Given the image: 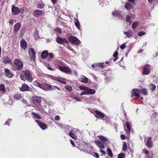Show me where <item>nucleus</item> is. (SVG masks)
<instances>
[{
	"label": "nucleus",
	"instance_id": "f257e3e1",
	"mask_svg": "<svg viewBox=\"0 0 158 158\" xmlns=\"http://www.w3.org/2000/svg\"><path fill=\"white\" fill-rule=\"evenodd\" d=\"M20 77L22 80L30 82H31L34 79L32 73L28 70L22 71Z\"/></svg>",
	"mask_w": 158,
	"mask_h": 158
},
{
	"label": "nucleus",
	"instance_id": "f03ea898",
	"mask_svg": "<svg viewBox=\"0 0 158 158\" xmlns=\"http://www.w3.org/2000/svg\"><path fill=\"white\" fill-rule=\"evenodd\" d=\"M12 69L13 71H20L23 68L24 64L23 63L20 59H16L14 61V64H12Z\"/></svg>",
	"mask_w": 158,
	"mask_h": 158
},
{
	"label": "nucleus",
	"instance_id": "7ed1b4c3",
	"mask_svg": "<svg viewBox=\"0 0 158 158\" xmlns=\"http://www.w3.org/2000/svg\"><path fill=\"white\" fill-rule=\"evenodd\" d=\"M60 64H58V66L59 69L61 71L68 74H71L72 73L71 70L69 68L65 66H61L60 65Z\"/></svg>",
	"mask_w": 158,
	"mask_h": 158
},
{
	"label": "nucleus",
	"instance_id": "20e7f679",
	"mask_svg": "<svg viewBox=\"0 0 158 158\" xmlns=\"http://www.w3.org/2000/svg\"><path fill=\"white\" fill-rule=\"evenodd\" d=\"M28 52L30 59L31 60L35 61L36 53L34 49L32 48H30Z\"/></svg>",
	"mask_w": 158,
	"mask_h": 158
},
{
	"label": "nucleus",
	"instance_id": "39448f33",
	"mask_svg": "<svg viewBox=\"0 0 158 158\" xmlns=\"http://www.w3.org/2000/svg\"><path fill=\"white\" fill-rule=\"evenodd\" d=\"M69 40L72 44L78 45L80 44V41L76 37L71 36L69 37Z\"/></svg>",
	"mask_w": 158,
	"mask_h": 158
},
{
	"label": "nucleus",
	"instance_id": "423d86ee",
	"mask_svg": "<svg viewBox=\"0 0 158 158\" xmlns=\"http://www.w3.org/2000/svg\"><path fill=\"white\" fill-rule=\"evenodd\" d=\"M150 66L148 64L145 65L143 69L142 74L143 75H148L150 72Z\"/></svg>",
	"mask_w": 158,
	"mask_h": 158
},
{
	"label": "nucleus",
	"instance_id": "0eeeda50",
	"mask_svg": "<svg viewBox=\"0 0 158 158\" xmlns=\"http://www.w3.org/2000/svg\"><path fill=\"white\" fill-rule=\"evenodd\" d=\"M140 92V91L139 89H133L131 91V97L132 98L135 96L136 97V99H138L139 97V93Z\"/></svg>",
	"mask_w": 158,
	"mask_h": 158
},
{
	"label": "nucleus",
	"instance_id": "6e6552de",
	"mask_svg": "<svg viewBox=\"0 0 158 158\" xmlns=\"http://www.w3.org/2000/svg\"><path fill=\"white\" fill-rule=\"evenodd\" d=\"M42 101V98L41 97L34 96L32 97L31 98L32 102L34 104L40 103Z\"/></svg>",
	"mask_w": 158,
	"mask_h": 158
},
{
	"label": "nucleus",
	"instance_id": "1a4fd4ad",
	"mask_svg": "<svg viewBox=\"0 0 158 158\" xmlns=\"http://www.w3.org/2000/svg\"><path fill=\"white\" fill-rule=\"evenodd\" d=\"M94 112L96 114H94V115L95 117L97 118L103 119L105 116L104 113L100 111L96 110H95Z\"/></svg>",
	"mask_w": 158,
	"mask_h": 158
},
{
	"label": "nucleus",
	"instance_id": "9d476101",
	"mask_svg": "<svg viewBox=\"0 0 158 158\" xmlns=\"http://www.w3.org/2000/svg\"><path fill=\"white\" fill-rule=\"evenodd\" d=\"M56 42L59 44H63L64 43L68 44V41L65 38L63 39L60 37H57L56 39Z\"/></svg>",
	"mask_w": 158,
	"mask_h": 158
},
{
	"label": "nucleus",
	"instance_id": "9b49d317",
	"mask_svg": "<svg viewBox=\"0 0 158 158\" xmlns=\"http://www.w3.org/2000/svg\"><path fill=\"white\" fill-rule=\"evenodd\" d=\"M99 139L102 141V142L105 145H106L109 143L110 142L107 138L102 135H99L98 136Z\"/></svg>",
	"mask_w": 158,
	"mask_h": 158
},
{
	"label": "nucleus",
	"instance_id": "f8f14e48",
	"mask_svg": "<svg viewBox=\"0 0 158 158\" xmlns=\"http://www.w3.org/2000/svg\"><path fill=\"white\" fill-rule=\"evenodd\" d=\"M152 137H148V138L146 141V143H145L147 147L149 148H152L153 147V143L152 141Z\"/></svg>",
	"mask_w": 158,
	"mask_h": 158
},
{
	"label": "nucleus",
	"instance_id": "ddd939ff",
	"mask_svg": "<svg viewBox=\"0 0 158 158\" xmlns=\"http://www.w3.org/2000/svg\"><path fill=\"white\" fill-rule=\"evenodd\" d=\"M5 72L6 77L8 78H11L13 76V73L8 69H5Z\"/></svg>",
	"mask_w": 158,
	"mask_h": 158
},
{
	"label": "nucleus",
	"instance_id": "4468645a",
	"mask_svg": "<svg viewBox=\"0 0 158 158\" xmlns=\"http://www.w3.org/2000/svg\"><path fill=\"white\" fill-rule=\"evenodd\" d=\"M11 10L13 15L18 14L20 12L19 8L18 7L15 6H12Z\"/></svg>",
	"mask_w": 158,
	"mask_h": 158
},
{
	"label": "nucleus",
	"instance_id": "2eb2a0df",
	"mask_svg": "<svg viewBox=\"0 0 158 158\" xmlns=\"http://www.w3.org/2000/svg\"><path fill=\"white\" fill-rule=\"evenodd\" d=\"M35 121L37 123L40 127L43 130H45L47 128V125L44 123L40 122L38 120H36Z\"/></svg>",
	"mask_w": 158,
	"mask_h": 158
},
{
	"label": "nucleus",
	"instance_id": "dca6fc26",
	"mask_svg": "<svg viewBox=\"0 0 158 158\" xmlns=\"http://www.w3.org/2000/svg\"><path fill=\"white\" fill-rule=\"evenodd\" d=\"M2 61L3 63L5 64H12V60L10 59L8 57L2 58Z\"/></svg>",
	"mask_w": 158,
	"mask_h": 158
},
{
	"label": "nucleus",
	"instance_id": "f3484780",
	"mask_svg": "<svg viewBox=\"0 0 158 158\" xmlns=\"http://www.w3.org/2000/svg\"><path fill=\"white\" fill-rule=\"evenodd\" d=\"M30 87L26 84H23L22 87L20 88V89L22 91H29Z\"/></svg>",
	"mask_w": 158,
	"mask_h": 158
},
{
	"label": "nucleus",
	"instance_id": "a211bd4d",
	"mask_svg": "<svg viewBox=\"0 0 158 158\" xmlns=\"http://www.w3.org/2000/svg\"><path fill=\"white\" fill-rule=\"evenodd\" d=\"M95 142L96 145L101 149H103L104 148V146L103 143L101 142L99 140H96Z\"/></svg>",
	"mask_w": 158,
	"mask_h": 158
},
{
	"label": "nucleus",
	"instance_id": "6ab92c4d",
	"mask_svg": "<svg viewBox=\"0 0 158 158\" xmlns=\"http://www.w3.org/2000/svg\"><path fill=\"white\" fill-rule=\"evenodd\" d=\"M34 85L36 86L43 89L45 90L44 86L41 84L40 83L37 81H35L33 82Z\"/></svg>",
	"mask_w": 158,
	"mask_h": 158
},
{
	"label": "nucleus",
	"instance_id": "aec40b11",
	"mask_svg": "<svg viewBox=\"0 0 158 158\" xmlns=\"http://www.w3.org/2000/svg\"><path fill=\"white\" fill-rule=\"evenodd\" d=\"M27 44L26 41L23 39H22L20 41L21 47L25 50L27 47Z\"/></svg>",
	"mask_w": 158,
	"mask_h": 158
},
{
	"label": "nucleus",
	"instance_id": "412c9836",
	"mask_svg": "<svg viewBox=\"0 0 158 158\" xmlns=\"http://www.w3.org/2000/svg\"><path fill=\"white\" fill-rule=\"evenodd\" d=\"M23 97V95L21 94H16L13 97L14 99L16 100H20Z\"/></svg>",
	"mask_w": 158,
	"mask_h": 158
},
{
	"label": "nucleus",
	"instance_id": "4be33fe9",
	"mask_svg": "<svg viewBox=\"0 0 158 158\" xmlns=\"http://www.w3.org/2000/svg\"><path fill=\"white\" fill-rule=\"evenodd\" d=\"M48 55V52L47 50H45L43 51L41 54V57L43 59H46Z\"/></svg>",
	"mask_w": 158,
	"mask_h": 158
},
{
	"label": "nucleus",
	"instance_id": "5701e85b",
	"mask_svg": "<svg viewBox=\"0 0 158 158\" xmlns=\"http://www.w3.org/2000/svg\"><path fill=\"white\" fill-rule=\"evenodd\" d=\"M21 26V24L20 23H16L14 27V31L15 32H17L20 29Z\"/></svg>",
	"mask_w": 158,
	"mask_h": 158
},
{
	"label": "nucleus",
	"instance_id": "b1692460",
	"mask_svg": "<svg viewBox=\"0 0 158 158\" xmlns=\"http://www.w3.org/2000/svg\"><path fill=\"white\" fill-rule=\"evenodd\" d=\"M43 12L42 10H36L35 11L34 15L35 17H38L39 15H42L43 13Z\"/></svg>",
	"mask_w": 158,
	"mask_h": 158
},
{
	"label": "nucleus",
	"instance_id": "393cba45",
	"mask_svg": "<svg viewBox=\"0 0 158 158\" xmlns=\"http://www.w3.org/2000/svg\"><path fill=\"white\" fill-rule=\"evenodd\" d=\"M79 80L81 82L87 83L88 81V79L85 76H82L79 78Z\"/></svg>",
	"mask_w": 158,
	"mask_h": 158
},
{
	"label": "nucleus",
	"instance_id": "a878e982",
	"mask_svg": "<svg viewBox=\"0 0 158 158\" xmlns=\"http://www.w3.org/2000/svg\"><path fill=\"white\" fill-rule=\"evenodd\" d=\"M123 33L126 35L128 38H131L133 36V32L130 30H129L127 31H124Z\"/></svg>",
	"mask_w": 158,
	"mask_h": 158
},
{
	"label": "nucleus",
	"instance_id": "bb28decb",
	"mask_svg": "<svg viewBox=\"0 0 158 158\" xmlns=\"http://www.w3.org/2000/svg\"><path fill=\"white\" fill-rule=\"evenodd\" d=\"M86 91L87 95L94 94L95 92V91L94 89H90L88 87V89L86 90Z\"/></svg>",
	"mask_w": 158,
	"mask_h": 158
},
{
	"label": "nucleus",
	"instance_id": "cd10ccee",
	"mask_svg": "<svg viewBox=\"0 0 158 158\" xmlns=\"http://www.w3.org/2000/svg\"><path fill=\"white\" fill-rule=\"evenodd\" d=\"M133 6H132V4L130 3L129 2H127L124 6L125 8L127 10H130L131 7H132Z\"/></svg>",
	"mask_w": 158,
	"mask_h": 158
},
{
	"label": "nucleus",
	"instance_id": "c85d7f7f",
	"mask_svg": "<svg viewBox=\"0 0 158 158\" xmlns=\"http://www.w3.org/2000/svg\"><path fill=\"white\" fill-rule=\"evenodd\" d=\"M31 114L33 115V118H36L38 119H41V117L40 115L39 114L36 113L34 112H31Z\"/></svg>",
	"mask_w": 158,
	"mask_h": 158
},
{
	"label": "nucleus",
	"instance_id": "c756f323",
	"mask_svg": "<svg viewBox=\"0 0 158 158\" xmlns=\"http://www.w3.org/2000/svg\"><path fill=\"white\" fill-rule=\"evenodd\" d=\"M57 81L63 84H66V83L65 79L59 77H58Z\"/></svg>",
	"mask_w": 158,
	"mask_h": 158
},
{
	"label": "nucleus",
	"instance_id": "7c9ffc66",
	"mask_svg": "<svg viewBox=\"0 0 158 158\" xmlns=\"http://www.w3.org/2000/svg\"><path fill=\"white\" fill-rule=\"evenodd\" d=\"M107 152L108 154L109 155V156L110 157H112L113 156V154L111 149L109 147H108L107 148Z\"/></svg>",
	"mask_w": 158,
	"mask_h": 158
},
{
	"label": "nucleus",
	"instance_id": "2f4dec72",
	"mask_svg": "<svg viewBox=\"0 0 158 158\" xmlns=\"http://www.w3.org/2000/svg\"><path fill=\"white\" fill-rule=\"evenodd\" d=\"M44 88L45 90H50L52 89V86L49 84H45Z\"/></svg>",
	"mask_w": 158,
	"mask_h": 158
},
{
	"label": "nucleus",
	"instance_id": "473e14b6",
	"mask_svg": "<svg viewBox=\"0 0 158 158\" xmlns=\"http://www.w3.org/2000/svg\"><path fill=\"white\" fill-rule=\"evenodd\" d=\"M69 135L70 137L74 139H76L77 138V137L75 134L73 133L71 131L69 132Z\"/></svg>",
	"mask_w": 158,
	"mask_h": 158
},
{
	"label": "nucleus",
	"instance_id": "72a5a7b5",
	"mask_svg": "<svg viewBox=\"0 0 158 158\" xmlns=\"http://www.w3.org/2000/svg\"><path fill=\"white\" fill-rule=\"evenodd\" d=\"M76 22H75V24L76 26L79 30H80V24L77 19H75Z\"/></svg>",
	"mask_w": 158,
	"mask_h": 158
},
{
	"label": "nucleus",
	"instance_id": "f704fd0d",
	"mask_svg": "<svg viewBox=\"0 0 158 158\" xmlns=\"http://www.w3.org/2000/svg\"><path fill=\"white\" fill-rule=\"evenodd\" d=\"M0 90L3 92H5L6 90L5 88V85L3 84L0 85Z\"/></svg>",
	"mask_w": 158,
	"mask_h": 158
},
{
	"label": "nucleus",
	"instance_id": "c9c22d12",
	"mask_svg": "<svg viewBox=\"0 0 158 158\" xmlns=\"http://www.w3.org/2000/svg\"><path fill=\"white\" fill-rule=\"evenodd\" d=\"M138 22L137 21H135L132 24V28L133 29H135L138 25Z\"/></svg>",
	"mask_w": 158,
	"mask_h": 158
},
{
	"label": "nucleus",
	"instance_id": "e433bc0d",
	"mask_svg": "<svg viewBox=\"0 0 158 158\" xmlns=\"http://www.w3.org/2000/svg\"><path fill=\"white\" fill-rule=\"evenodd\" d=\"M112 15L114 16H117L119 17L121 16L120 13L117 11L113 12L112 13Z\"/></svg>",
	"mask_w": 158,
	"mask_h": 158
},
{
	"label": "nucleus",
	"instance_id": "4c0bfd02",
	"mask_svg": "<svg viewBox=\"0 0 158 158\" xmlns=\"http://www.w3.org/2000/svg\"><path fill=\"white\" fill-rule=\"evenodd\" d=\"M118 53L117 52L115 51L113 55V57H114L115 58L113 60L114 62H115L116 60L118 58V57H117Z\"/></svg>",
	"mask_w": 158,
	"mask_h": 158
},
{
	"label": "nucleus",
	"instance_id": "58836bf2",
	"mask_svg": "<svg viewBox=\"0 0 158 158\" xmlns=\"http://www.w3.org/2000/svg\"><path fill=\"white\" fill-rule=\"evenodd\" d=\"M98 67H100L101 69H103L105 67V65H104V63H98Z\"/></svg>",
	"mask_w": 158,
	"mask_h": 158
},
{
	"label": "nucleus",
	"instance_id": "ea45409f",
	"mask_svg": "<svg viewBox=\"0 0 158 158\" xmlns=\"http://www.w3.org/2000/svg\"><path fill=\"white\" fill-rule=\"evenodd\" d=\"M127 149V146L126 143L125 142H124L123 143V151H126Z\"/></svg>",
	"mask_w": 158,
	"mask_h": 158
},
{
	"label": "nucleus",
	"instance_id": "a19ab883",
	"mask_svg": "<svg viewBox=\"0 0 158 158\" xmlns=\"http://www.w3.org/2000/svg\"><path fill=\"white\" fill-rule=\"evenodd\" d=\"M125 155L123 153H120L118 156V158H125Z\"/></svg>",
	"mask_w": 158,
	"mask_h": 158
},
{
	"label": "nucleus",
	"instance_id": "79ce46f5",
	"mask_svg": "<svg viewBox=\"0 0 158 158\" xmlns=\"http://www.w3.org/2000/svg\"><path fill=\"white\" fill-rule=\"evenodd\" d=\"M65 88L69 92H71L72 90V88L71 86H66Z\"/></svg>",
	"mask_w": 158,
	"mask_h": 158
},
{
	"label": "nucleus",
	"instance_id": "37998d69",
	"mask_svg": "<svg viewBox=\"0 0 158 158\" xmlns=\"http://www.w3.org/2000/svg\"><path fill=\"white\" fill-rule=\"evenodd\" d=\"M79 88L81 90H86L88 89V87L83 86H79Z\"/></svg>",
	"mask_w": 158,
	"mask_h": 158
},
{
	"label": "nucleus",
	"instance_id": "c03bdc74",
	"mask_svg": "<svg viewBox=\"0 0 158 158\" xmlns=\"http://www.w3.org/2000/svg\"><path fill=\"white\" fill-rule=\"evenodd\" d=\"M142 93L144 95H146L147 94V92L145 89H142Z\"/></svg>",
	"mask_w": 158,
	"mask_h": 158
},
{
	"label": "nucleus",
	"instance_id": "a18cd8bd",
	"mask_svg": "<svg viewBox=\"0 0 158 158\" xmlns=\"http://www.w3.org/2000/svg\"><path fill=\"white\" fill-rule=\"evenodd\" d=\"M126 126L129 131H131V128L130 124L128 122L126 123Z\"/></svg>",
	"mask_w": 158,
	"mask_h": 158
},
{
	"label": "nucleus",
	"instance_id": "49530a36",
	"mask_svg": "<svg viewBox=\"0 0 158 158\" xmlns=\"http://www.w3.org/2000/svg\"><path fill=\"white\" fill-rule=\"evenodd\" d=\"M44 5L43 4H39L37 6L38 8L43 9L44 7Z\"/></svg>",
	"mask_w": 158,
	"mask_h": 158
},
{
	"label": "nucleus",
	"instance_id": "de8ad7c7",
	"mask_svg": "<svg viewBox=\"0 0 158 158\" xmlns=\"http://www.w3.org/2000/svg\"><path fill=\"white\" fill-rule=\"evenodd\" d=\"M131 19V17L129 15H126V20L127 22H128L130 21Z\"/></svg>",
	"mask_w": 158,
	"mask_h": 158
},
{
	"label": "nucleus",
	"instance_id": "09e8293b",
	"mask_svg": "<svg viewBox=\"0 0 158 158\" xmlns=\"http://www.w3.org/2000/svg\"><path fill=\"white\" fill-rule=\"evenodd\" d=\"M56 89H57L58 90H60V89L58 87L54 86H52V89H51V90H55Z\"/></svg>",
	"mask_w": 158,
	"mask_h": 158
},
{
	"label": "nucleus",
	"instance_id": "8fccbe9b",
	"mask_svg": "<svg viewBox=\"0 0 158 158\" xmlns=\"http://www.w3.org/2000/svg\"><path fill=\"white\" fill-rule=\"evenodd\" d=\"M156 88V86L153 84H151V89L153 91L155 90Z\"/></svg>",
	"mask_w": 158,
	"mask_h": 158
},
{
	"label": "nucleus",
	"instance_id": "3c124183",
	"mask_svg": "<svg viewBox=\"0 0 158 158\" xmlns=\"http://www.w3.org/2000/svg\"><path fill=\"white\" fill-rule=\"evenodd\" d=\"M94 156L96 157L97 158H99V156L97 153L93 152L92 154Z\"/></svg>",
	"mask_w": 158,
	"mask_h": 158
},
{
	"label": "nucleus",
	"instance_id": "603ef678",
	"mask_svg": "<svg viewBox=\"0 0 158 158\" xmlns=\"http://www.w3.org/2000/svg\"><path fill=\"white\" fill-rule=\"evenodd\" d=\"M143 153H145L146 155H148L149 153V152L146 149H143L142 150Z\"/></svg>",
	"mask_w": 158,
	"mask_h": 158
},
{
	"label": "nucleus",
	"instance_id": "864d4df0",
	"mask_svg": "<svg viewBox=\"0 0 158 158\" xmlns=\"http://www.w3.org/2000/svg\"><path fill=\"white\" fill-rule=\"evenodd\" d=\"M148 2L152 4V2L153 3H156L157 2V0H148Z\"/></svg>",
	"mask_w": 158,
	"mask_h": 158
},
{
	"label": "nucleus",
	"instance_id": "5fc2aeb1",
	"mask_svg": "<svg viewBox=\"0 0 158 158\" xmlns=\"http://www.w3.org/2000/svg\"><path fill=\"white\" fill-rule=\"evenodd\" d=\"M146 34V33L145 32H143L142 31H140L138 33V35L139 36H142L143 35H144Z\"/></svg>",
	"mask_w": 158,
	"mask_h": 158
},
{
	"label": "nucleus",
	"instance_id": "6e6d98bb",
	"mask_svg": "<svg viewBox=\"0 0 158 158\" xmlns=\"http://www.w3.org/2000/svg\"><path fill=\"white\" fill-rule=\"evenodd\" d=\"M126 47L125 43H123L120 46V48L122 49H124Z\"/></svg>",
	"mask_w": 158,
	"mask_h": 158
},
{
	"label": "nucleus",
	"instance_id": "4d7b16f0",
	"mask_svg": "<svg viewBox=\"0 0 158 158\" xmlns=\"http://www.w3.org/2000/svg\"><path fill=\"white\" fill-rule=\"evenodd\" d=\"M48 55L51 58H53L54 56L53 54L52 53H49V54H48Z\"/></svg>",
	"mask_w": 158,
	"mask_h": 158
},
{
	"label": "nucleus",
	"instance_id": "13d9d810",
	"mask_svg": "<svg viewBox=\"0 0 158 158\" xmlns=\"http://www.w3.org/2000/svg\"><path fill=\"white\" fill-rule=\"evenodd\" d=\"M120 137L122 139L124 140L125 139L126 137L125 135H120Z\"/></svg>",
	"mask_w": 158,
	"mask_h": 158
},
{
	"label": "nucleus",
	"instance_id": "bf43d9fd",
	"mask_svg": "<svg viewBox=\"0 0 158 158\" xmlns=\"http://www.w3.org/2000/svg\"><path fill=\"white\" fill-rule=\"evenodd\" d=\"M48 69L49 70H51V71H55V69L54 68H52L50 67H48Z\"/></svg>",
	"mask_w": 158,
	"mask_h": 158
},
{
	"label": "nucleus",
	"instance_id": "052dcab7",
	"mask_svg": "<svg viewBox=\"0 0 158 158\" xmlns=\"http://www.w3.org/2000/svg\"><path fill=\"white\" fill-rule=\"evenodd\" d=\"M80 95H87L86 90H85V91L82 92L81 93Z\"/></svg>",
	"mask_w": 158,
	"mask_h": 158
},
{
	"label": "nucleus",
	"instance_id": "680f3d73",
	"mask_svg": "<svg viewBox=\"0 0 158 158\" xmlns=\"http://www.w3.org/2000/svg\"><path fill=\"white\" fill-rule=\"evenodd\" d=\"M55 119L56 121H59L60 119V117L59 115H57L55 117Z\"/></svg>",
	"mask_w": 158,
	"mask_h": 158
},
{
	"label": "nucleus",
	"instance_id": "e2e57ef3",
	"mask_svg": "<svg viewBox=\"0 0 158 158\" xmlns=\"http://www.w3.org/2000/svg\"><path fill=\"white\" fill-rule=\"evenodd\" d=\"M100 151L102 154L104 155H105L106 154V153L104 151L102 150H100Z\"/></svg>",
	"mask_w": 158,
	"mask_h": 158
},
{
	"label": "nucleus",
	"instance_id": "0e129e2a",
	"mask_svg": "<svg viewBox=\"0 0 158 158\" xmlns=\"http://www.w3.org/2000/svg\"><path fill=\"white\" fill-rule=\"evenodd\" d=\"M57 1V0H51V1L53 5H55Z\"/></svg>",
	"mask_w": 158,
	"mask_h": 158
},
{
	"label": "nucleus",
	"instance_id": "69168bd1",
	"mask_svg": "<svg viewBox=\"0 0 158 158\" xmlns=\"http://www.w3.org/2000/svg\"><path fill=\"white\" fill-rule=\"evenodd\" d=\"M91 66L92 67H98V63H97V64H92L91 65Z\"/></svg>",
	"mask_w": 158,
	"mask_h": 158
},
{
	"label": "nucleus",
	"instance_id": "338daca9",
	"mask_svg": "<svg viewBox=\"0 0 158 158\" xmlns=\"http://www.w3.org/2000/svg\"><path fill=\"white\" fill-rule=\"evenodd\" d=\"M57 78H58V77H53V76H52V80H56V81H57Z\"/></svg>",
	"mask_w": 158,
	"mask_h": 158
},
{
	"label": "nucleus",
	"instance_id": "774afa93",
	"mask_svg": "<svg viewBox=\"0 0 158 158\" xmlns=\"http://www.w3.org/2000/svg\"><path fill=\"white\" fill-rule=\"evenodd\" d=\"M13 22H14V21H13V20L11 19H10V20L9 21V23L11 25H12L13 24Z\"/></svg>",
	"mask_w": 158,
	"mask_h": 158
}]
</instances>
